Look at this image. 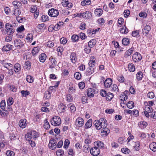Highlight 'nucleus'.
Instances as JSON below:
<instances>
[{"label":"nucleus","instance_id":"nucleus-1","mask_svg":"<svg viewBox=\"0 0 156 156\" xmlns=\"http://www.w3.org/2000/svg\"><path fill=\"white\" fill-rule=\"evenodd\" d=\"M94 124L95 127H107V120L103 118L100 119L99 120L94 121Z\"/></svg>","mask_w":156,"mask_h":156},{"label":"nucleus","instance_id":"nucleus-2","mask_svg":"<svg viewBox=\"0 0 156 156\" xmlns=\"http://www.w3.org/2000/svg\"><path fill=\"white\" fill-rule=\"evenodd\" d=\"M51 124L54 126H59L61 123V120L59 117L55 116L51 120Z\"/></svg>","mask_w":156,"mask_h":156},{"label":"nucleus","instance_id":"nucleus-3","mask_svg":"<svg viewBox=\"0 0 156 156\" xmlns=\"http://www.w3.org/2000/svg\"><path fill=\"white\" fill-rule=\"evenodd\" d=\"M98 90L95 88H89L87 91V94L88 97L92 98L94 96V94L98 93Z\"/></svg>","mask_w":156,"mask_h":156},{"label":"nucleus","instance_id":"nucleus-4","mask_svg":"<svg viewBox=\"0 0 156 156\" xmlns=\"http://www.w3.org/2000/svg\"><path fill=\"white\" fill-rule=\"evenodd\" d=\"M5 27L8 35H12V34L14 32L15 30L13 29L12 25L9 23H6Z\"/></svg>","mask_w":156,"mask_h":156},{"label":"nucleus","instance_id":"nucleus-5","mask_svg":"<svg viewBox=\"0 0 156 156\" xmlns=\"http://www.w3.org/2000/svg\"><path fill=\"white\" fill-rule=\"evenodd\" d=\"M48 13L51 16L56 17L58 15L59 12L57 9H51L48 10Z\"/></svg>","mask_w":156,"mask_h":156},{"label":"nucleus","instance_id":"nucleus-6","mask_svg":"<svg viewBox=\"0 0 156 156\" xmlns=\"http://www.w3.org/2000/svg\"><path fill=\"white\" fill-rule=\"evenodd\" d=\"M132 58L133 61L136 62L141 60L142 59V57L140 53L136 52L133 55Z\"/></svg>","mask_w":156,"mask_h":156},{"label":"nucleus","instance_id":"nucleus-7","mask_svg":"<svg viewBox=\"0 0 156 156\" xmlns=\"http://www.w3.org/2000/svg\"><path fill=\"white\" fill-rule=\"evenodd\" d=\"M14 44L15 46L18 49L21 48L24 45L23 42L19 39L15 40L14 41Z\"/></svg>","mask_w":156,"mask_h":156},{"label":"nucleus","instance_id":"nucleus-8","mask_svg":"<svg viewBox=\"0 0 156 156\" xmlns=\"http://www.w3.org/2000/svg\"><path fill=\"white\" fill-rule=\"evenodd\" d=\"M91 154L94 156H96L99 154L100 153V150L96 146L92 148L90 150Z\"/></svg>","mask_w":156,"mask_h":156},{"label":"nucleus","instance_id":"nucleus-9","mask_svg":"<svg viewBox=\"0 0 156 156\" xmlns=\"http://www.w3.org/2000/svg\"><path fill=\"white\" fill-rule=\"evenodd\" d=\"M49 60H50L51 61V63L49 66V68L52 70H53L54 69H55V71H56L57 69L55 67L57 63V61H56L55 58H50Z\"/></svg>","mask_w":156,"mask_h":156},{"label":"nucleus","instance_id":"nucleus-10","mask_svg":"<svg viewBox=\"0 0 156 156\" xmlns=\"http://www.w3.org/2000/svg\"><path fill=\"white\" fill-rule=\"evenodd\" d=\"M56 142L54 139H53L50 140L48 144V147L51 150L55 149L56 147Z\"/></svg>","mask_w":156,"mask_h":156},{"label":"nucleus","instance_id":"nucleus-11","mask_svg":"<svg viewBox=\"0 0 156 156\" xmlns=\"http://www.w3.org/2000/svg\"><path fill=\"white\" fill-rule=\"evenodd\" d=\"M110 132V130L108 127H103L101 130V135L102 136H106Z\"/></svg>","mask_w":156,"mask_h":156},{"label":"nucleus","instance_id":"nucleus-12","mask_svg":"<svg viewBox=\"0 0 156 156\" xmlns=\"http://www.w3.org/2000/svg\"><path fill=\"white\" fill-rule=\"evenodd\" d=\"M75 123L78 127H82L84 124V121L83 119L79 117L76 119Z\"/></svg>","mask_w":156,"mask_h":156},{"label":"nucleus","instance_id":"nucleus-13","mask_svg":"<svg viewBox=\"0 0 156 156\" xmlns=\"http://www.w3.org/2000/svg\"><path fill=\"white\" fill-rule=\"evenodd\" d=\"M81 16L86 19H90L92 17V14L90 12L86 11L82 13Z\"/></svg>","mask_w":156,"mask_h":156},{"label":"nucleus","instance_id":"nucleus-14","mask_svg":"<svg viewBox=\"0 0 156 156\" xmlns=\"http://www.w3.org/2000/svg\"><path fill=\"white\" fill-rule=\"evenodd\" d=\"M112 80L110 78L106 79L104 82V86L106 88H109L112 84Z\"/></svg>","mask_w":156,"mask_h":156},{"label":"nucleus","instance_id":"nucleus-15","mask_svg":"<svg viewBox=\"0 0 156 156\" xmlns=\"http://www.w3.org/2000/svg\"><path fill=\"white\" fill-rule=\"evenodd\" d=\"M70 58L72 63H75L77 61L76 53L74 52L72 53L70 56Z\"/></svg>","mask_w":156,"mask_h":156},{"label":"nucleus","instance_id":"nucleus-16","mask_svg":"<svg viewBox=\"0 0 156 156\" xmlns=\"http://www.w3.org/2000/svg\"><path fill=\"white\" fill-rule=\"evenodd\" d=\"M95 64V59L93 56H92L90 57V60L88 63L89 67H93Z\"/></svg>","mask_w":156,"mask_h":156},{"label":"nucleus","instance_id":"nucleus-17","mask_svg":"<svg viewBox=\"0 0 156 156\" xmlns=\"http://www.w3.org/2000/svg\"><path fill=\"white\" fill-rule=\"evenodd\" d=\"M27 124V122L26 119H23L20 120L19 124L20 127L26 126Z\"/></svg>","mask_w":156,"mask_h":156},{"label":"nucleus","instance_id":"nucleus-18","mask_svg":"<svg viewBox=\"0 0 156 156\" xmlns=\"http://www.w3.org/2000/svg\"><path fill=\"white\" fill-rule=\"evenodd\" d=\"M47 56L44 53L41 54L39 56V60L41 62H44L46 60Z\"/></svg>","mask_w":156,"mask_h":156},{"label":"nucleus","instance_id":"nucleus-19","mask_svg":"<svg viewBox=\"0 0 156 156\" xmlns=\"http://www.w3.org/2000/svg\"><path fill=\"white\" fill-rule=\"evenodd\" d=\"M12 45L8 44L3 46L2 49V50L4 51H8L12 49Z\"/></svg>","mask_w":156,"mask_h":156},{"label":"nucleus","instance_id":"nucleus-20","mask_svg":"<svg viewBox=\"0 0 156 156\" xmlns=\"http://www.w3.org/2000/svg\"><path fill=\"white\" fill-rule=\"evenodd\" d=\"M94 13L96 16H100L103 13V10L100 8L96 9L94 11Z\"/></svg>","mask_w":156,"mask_h":156},{"label":"nucleus","instance_id":"nucleus-21","mask_svg":"<svg viewBox=\"0 0 156 156\" xmlns=\"http://www.w3.org/2000/svg\"><path fill=\"white\" fill-rule=\"evenodd\" d=\"M143 76V74L142 72L141 71L138 72L136 74V78L138 81L142 80Z\"/></svg>","mask_w":156,"mask_h":156},{"label":"nucleus","instance_id":"nucleus-22","mask_svg":"<svg viewBox=\"0 0 156 156\" xmlns=\"http://www.w3.org/2000/svg\"><path fill=\"white\" fill-rule=\"evenodd\" d=\"M95 146L97 147L98 149L101 148L104 146L103 143L100 141H97L94 143Z\"/></svg>","mask_w":156,"mask_h":156},{"label":"nucleus","instance_id":"nucleus-23","mask_svg":"<svg viewBox=\"0 0 156 156\" xmlns=\"http://www.w3.org/2000/svg\"><path fill=\"white\" fill-rule=\"evenodd\" d=\"M151 29V27L149 25L146 26L144 29H142V33L143 34H148Z\"/></svg>","mask_w":156,"mask_h":156},{"label":"nucleus","instance_id":"nucleus-24","mask_svg":"<svg viewBox=\"0 0 156 156\" xmlns=\"http://www.w3.org/2000/svg\"><path fill=\"white\" fill-rule=\"evenodd\" d=\"M150 150L153 151H156V143L153 142L151 143L149 145Z\"/></svg>","mask_w":156,"mask_h":156},{"label":"nucleus","instance_id":"nucleus-25","mask_svg":"<svg viewBox=\"0 0 156 156\" xmlns=\"http://www.w3.org/2000/svg\"><path fill=\"white\" fill-rule=\"evenodd\" d=\"M21 66L20 64L18 63L15 64L14 66V71L16 73L20 71L21 69Z\"/></svg>","mask_w":156,"mask_h":156},{"label":"nucleus","instance_id":"nucleus-26","mask_svg":"<svg viewBox=\"0 0 156 156\" xmlns=\"http://www.w3.org/2000/svg\"><path fill=\"white\" fill-rule=\"evenodd\" d=\"M91 4V1L90 0H84L81 2V5L85 6L90 5Z\"/></svg>","mask_w":156,"mask_h":156},{"label":"nucleus","instance_id":"nucleus-27","mask_svg":"<svg viewBox=\"0 0 156 156\" xmlns=\"http://www.w3.org/2000/svg\"><path fill=\"white\" fill-rule=\"evenodd\" d=\"M32 136H33V139L36 140L37 138L39 137V133L35 131L32 130L30 131Z\"/></svg>","mask_w":156,"mask_h":156},{"label":"nucleus","instance_id":"nucleus-28","mask_svg":"<svg viewBox=\"0 0 156 156\" xmlns=\"http://www.w3.org/2000/svg\"><path fill=\"white\" fill-rule=\"evenodd\" d=\"M2 65L3 66L6 68L8 69L10 68H13V65L11 63L3 62Z\"/></svg>","mask_w":156,"mask_h":156},{"label":"nucleus","instance_id":"nucleus-29","mask_svg":"<svg viewBox=\"0 0 156 156\" xmlns=\"http://www.w3.org/2000/svg\"><path fill=\"white\" fill-rule=\"evenodd\" d=\"M120 31L122 34H127L129 32L128 29L125 26L122 27V28L120 29Z\"/></svg>","mask_w":156,"mask_h":156},{"label":"nucleus","instance_id":"nucleus-30","mask_svg":"<svg viewBox=\"0 0 156 156\" xmlns=\"http://www.w3.org/2000/svg\"><path fill=\"white\" fill-rule=\"evenodd\" d=\"M113 94L108 92L106 94V100L108 101H111L113 97Z\"/></svg>","mask_w":156,"mask_h":156},{"label":"nucleus","instance_id":"nucleus-31","mask_svg":"<svg viewBox=\"0 0 156 156\" xmlns=\"http://www.w3.org/2000/svg\"><path fill=\"white\" fill-rule=\"evenodd\" d=\"M96 44V41L95 39L90 40L88 42V46L90 48L93 47Z\"/></svg>","mask_w":156,"mask_h":156},{"label":"nucleus","instance_id":"nucleus-32","mask_svg":"<svg viewBox=\"0 0 156 156\" xmlns=\"http://www.w3.org/2000/svg\"><path fill=\"white\" fill-rule=\"evenodd\" d=\"M133 47H132L130 48L128 50L126 51L125 53V56H130L133 53Z\"/></svg>","mask_w":156,"mask_h":156},{"label":"nucleus","instance_id":"nucleus-33","mask_svg":"<svg viewBox=\"0 0 156 156\" xmlns=\"http://www.w3.org/2000/svg\"><path fill=\"white\" fill-rule=\"evenodd\" d=\"M51 96V92L49 90H47L45 91L44 94V97L46 99H50Z\"/></svg>","mask_w":156,"mask_h":156},{"label":"nucleus","instance_id":"nucleus-34","mask_svg":"<svg viewBox=\"0 0 156 156\" xmlns=\"http://www.w3.org/2000/svg\"><path fill=\"white\" fill-rule=\"evenodd\" d=\"M94 72V67H89L86 72L87 75H90L92 74Z\"/></svg>","mask_w":156,"mask_h":156},{"label":"nucleus","instance_id":"nucleus-35","mask_svg":"<svg viewBox=\"0 0 156 156\" xmlns=\"http://www.w3.org/2000/svg\"><path fill=\"white\" fill-rule=\"evenodd\" d=\"M122 44L124 45H128L130 41L129 38H124L122 41Z\"/></svg>","mask_w":156,"mask_h":156},{"label":"nucleus","instance_id":"nucleus-36","mask_svg":"<svg viewBox=\"0 0 156 156\" xmlns=\"http://www.w3.org/2000/svg\"><path fill=\"white\" fill-rule=\"evenodd\" d=\"M128 69L130 72H133L135 71V67L133 64H129L128 65Z\"/></svg>","mask_w":156,"mask_h":156},{"label":"nucleus","instance_id":"nucleus-37","mask_svg":"<svg viewBox=\"0 0 156 156\" xmlns=\"http://www.w3.org/2000/svg\"><path fill=\"white\" fill-rule=\"evenodd\" d=\"M66 108V106L63 104H60L58 105V108L60 112H63Z\"/></svg>","mask_w":156,"mask_h":156},{"label":"nucleus","instance_id":"nucleus-38","mask_svg":"<svg viewBox=\"0 0 156 156\" xmlns=\"http://www.w3.org/2000/svg\"><path fill=\"white\" fill-rule=\"evenodd\" d=\"M140 143L139 141L135 142V145L133 146V148L136 151H139L140 149Z\"/></svg>","mask_w":156,"mask_h":156},{"label":"nucleus","instance_id":"nucleus-39","mask_svg":"<svg viewBox=\"0 0 156 156\" xmlns=\"http://www.w3.org/2000/svg\"><path fill=\"white\" fill-rule=\"evenodd\" d=\"M79 39V37L77 35L74 34L71 37L72 40L74 42H77Z\"/></svg>","mask_w":156,"mask_h":156},{"label":"nucleus","instance_id":"nucleus-40","mask_svg":"<svg viewBox=\"0 0 156 156\" xmlns=\"http://www.w3.org/2000/svg\"><path fill=\"white\" fill-rule=\"evenodd\" d=\"M39 51V48L38 47H34L32 51V54L33 55H37Z\"/></svg>","mask_w":156,"mask_h":156},{"label":"nucleus","instance_id":"nucleus-41","mask_svg":"<svg viewBox=\"0 0 156 156\" xmlns=\"http://www.w3.org/2000/svg\"><path fill=\"white\" fill-rule=\"evenodd\" d=\"M127 98L128 96L124 93H122L121 95L120 96V100L122 101L126 100L127 99Z\"/></svg>","mask_w":156,"mask_h":156},{"label":"nucleus","instance_id":"nucleus-42","mask_svg":"<svg viewBox=\"0 0 156 156\" xmlns=\"http://www.w3.org/2000/svg\"><path fill=\"white\" fill-rule=\"evenodd\" d=\"M119 88L117 85L116 84H113L111 87V91L117 92L119 91Z\"/></svg>","mask_w":156,"mask_h":156},{"label":"nucleus","instance_id":"nucleus-43","mask_svg":"<svg viewBox=\"0 0 156 156\" xmlns=\"http://www.w3.org/2000/svg\"><path fill=\"white\" fill-rule=\"evenodd\" d=\"M26 80L29 83H32L34 81L33 77L30 75H27L26 77Z\"/></svg>","mask_w":156,"mask_h":156},{"label":"nucleus","instance_id":"nucleus-44","mask_svg":"<svg viewBox=\"0 0 156 156\" xmlns=\"http://www.w3.org/2000/svg\"><path fill=\"white\" fill-rule=\"evenodd\" d=\"M24 65L27 70H29L31 68V63L29 61L26 62Z\"/></svg>","mask_w":156,"mask_h":156},{"label":"nucleus","instance_id":"nucleus-45","mask_svg":"<svg viewBox=\"0 0 156 156\" xmlns=\"http://www.w3.org/2000/svg\"><path fill=\"white\" fill-rule=\"evenodd\" d=\"M25 137L26 139L28 141L31 140V139L32 137V136L30 131L25 135Z\"/></svg>","mask_w":156,"mask_h":156},{"label":"nucleus","instance_id":"nucleus-46","mask_svg":"<svg viewBox=\"0 0 156 156\" xmlns=\"http://www.w3.org/2000/svg\"><path fill=\"white\" fill-rule=\"evenodd\" d=\"M139 127H146L147 126V123L145 121H141L138 123Z\"/></svg>","mask_w":156,"mask_h":156},{"label":"nucleus","instance_id":"nucleus-47","mask_svg":"<svg viewBox=\"0 0 156 156\" xmlns=\"http://www.w3.org/2000/svg\"><path fill=\"white\" fill-rule=\"evenodd\" d=\"M33 35L32 34H28L26 39L28 41L31 42L33 40Z\"/></svg>","mask_w":156,"mask_h":156},{"label":"nucleus","instance_id":"nucleus-48","mask_svg":"<svg viewBox=\"0 0 156 156\" xmlns=\"http://www.w3.org/2000/svg\"><path fill=\"white\" fill-rule=\"evenodd\" d=\"M127 106L129 108L132 109L134 107V103L132 101H129L127 104Z\"/></svg>","mask_w":156,"mask_h":156},{"label":"nucleus","instance_id":"nucleus-49","mask_svg":"<svg viewBox=\"0 0 156 156\" xmlns=\"http://www.w3.org/2000/svg\"><path fill=\"white\" fill-rule=\"evenodd\" d=\"M139 30H136L132 32V35L133 37H138L139 36Z\"/></svg>","mask_w":156,"mask_h":156},{"label":"nucleus","instance_id":"nucleus-50","mask_svg":"<svg viewBox=\"0 0 156 156\" xmlns=\"http://www.w3.org/2000/svg\"><path fill=\"white\" fill-rule=\"evenodd\" d=\"M6 154L7 156H14L15 153L10 150H7L6 152Z\"/></svg>","mask_w":156,"mask_h":156},{"label":"nucleus","instance_id":"nucleus-51","mask_svg":"<svg viewBox=\"0 0 156 156\" xmlns=\"http://www.w3.org/2000/svg\"><path fill=\"white\" fill-rule=\"evenodd\" d=\"M121 150L123 153L125 154H128L130 152V150L127 148H122Z\"/></svg>","mask_w":156,"mask_h":156},{"label":"nucleus","instance_id":"nucleus-52","mask_svg":"<svg viewBox=\"0 0 156 156\" xmlns=\"http://www.w3.org/2000/svg\"><path fill=\"white\" fill-rule=\"evenodd\" d=\"M21 13V11L18 8H16L14 10L13 12L14 14L16 16H19Z\"/></svg>","mask_w":156,"mask_h":156},{"label":"nucleus","instance_id":"nucleus-53","mask_svg":"<svg viewBox=\"0 0 156 156\" xmlns=\"http://www.w3.org/2000/svg\"><path fill=\"white\" fill-rule=\"evenodd\" d=\"M37 11H39V10L37 9L36 6L34 5H32L31 6L30 11L32 13H34L37 12Z\"/></svg>","mask_w":156,"mask_h":156},{"label":"nucleus","instance_id":"nucleus-54","mask_svg":"<svg viewBox=\"0 0 156 156\" xmlns=\"http://www.w3.org/2000/svg\"><path fill=\"white\" fill-rule=\"evenodd\" d=\"M5 38V41L7 42H9L11 41L12 38V35H8Z\"/></svg>","mask_w":156,"mask_h":156},{"label":"nucleus","instance_id":"nucleus-55","mask_svg":"<svg viewBox=\"0 0 156 156\" xmlns=\"http://www.w3.org/2000/svg\"><path fill=\"white\" fill-rule=\"evenodd\" d=\"M70 144V141L68 139H66L64 142V144L63 147L64 148L67 149L68 147L69 144Z\"/></svg>","mask_w":156,"mask_h":156},{"label":"nucleus","instance_id":"nucleus-56","mask_svg":"<svg viewBox=\"0 0 156 156\" xmlns=\"http://www.w3.org/2000/svg\"><path fill=\"white\" fill-rule=\"evenodd\" d=\"M57 51L58 52V55L59 56H61L62 54L63 51V48L62 47H58L57 48Z\"/></svg>","mask_w":156,"mask_h":156},{"label":"nucleus","instance_id":"nucleus-57","mask_svg":"<svg viewBox=\"0 0 156 156\" xmlns=\"http://www.w3.org/2000/svg\"><path fill=\"white\" fill-rule=\"evenodd\" d=\"M92 119H90L88 120L85 124V127H91L92 125Z\"/></svg>","mask_w":156,"mask_h":156},{"label":"nucleus","instance_id":"nucleus-58","mask_svg":"<svg viewBox=\"0 0 156 156\" xmlns=\"http://www.w3.org/2000/svg\"><path fill=\"white\" fill-rule=\"evenodd\" d=\"M13 103V100L12 98H9L7 100V104L8 106H11Z\"/></svg>","mask_w":156,"mask_h":156},{"label":"nucleus","instance_id":"nucleus-59","mask_svg":"<svg viewBox=\"0 0 156 156\" xmlns=\"http://www.w3.org/2000/svg\"><path fill=\"white\" fill-rule=\"evenodd\" d=\"M66 99L69 102H72L73 101V98L70 94H68L66 95Z\"/></svg>","mask_w":156,"mask_h":156},{"label":"nucleus","instance_id":"nucleus-60","mask_svg":"<svg viewBox=\"0 0 156 156\" xmlns=\"http://www.w3.org/2000/svg\"><path fill=\"white\" fill-rule=\"evenodd\" d=\"M117 79L121 83H123L125 80V78L123 76H119L117 77Z\"/></svg>","mask_w":156,"mask_h":156},{"label":"nucleus","instance_id":"nucleus-61","mask_svg":"<svg viewBox=\"0 0 156 156\" xmlns=\"http://www.w3.org/2000/svg\"><path fill=\"white\" fill-rule=\"evenodd\" d=\"M64 154V151L62 149L58 150L56 152L57 156H62Z\"/></svg>","mask_w":156,"mask_h":156},{"label":"nucleus","instance_id":"nucleus-62","mask_svg":"<svg viewBox=\"0 0 156 156\" xmlns=\"http://www.w3.org/2000/svg\"><path fill=\"white\" fill-rule=\"evenodd\" d=\"M74 77L77 80H79L81 78V75L79 72H76L74 74Z\"/></svg>","mask_w":156,"mask_h":156},{"label":"nucleus","instance_id":"nucleus-63","mask_svg":"<svg viewBox=\"0 0 156 156\" xmlns=\"http://www.w3.org/2000/svg\"><path fill=\"white\" fill-rule=\"evenodd\" d=\"M128 134L129 135V136L127 140V142H129L131 140H133L134 138V136L132 134H131L130 132H128Z\"/></svg>","mask_w":156,"mask_h":156},{"label":"nucleus","instance_id":"nucleus-64","mask_svg":"<svg viewBox=\"0 0 156 156\" xmlns=\"http://www.w3.org/2000/svg\"><path fill=\"white\" fill-rule=\"evenodd\" d=\"M25 30V29L24 27L23 26L21 25L20 27L17 28L16 29L17 31L18 32H21L23 31H24Z\"/></svg>","mask_w":156,"mask_h":156}]
</instances>
